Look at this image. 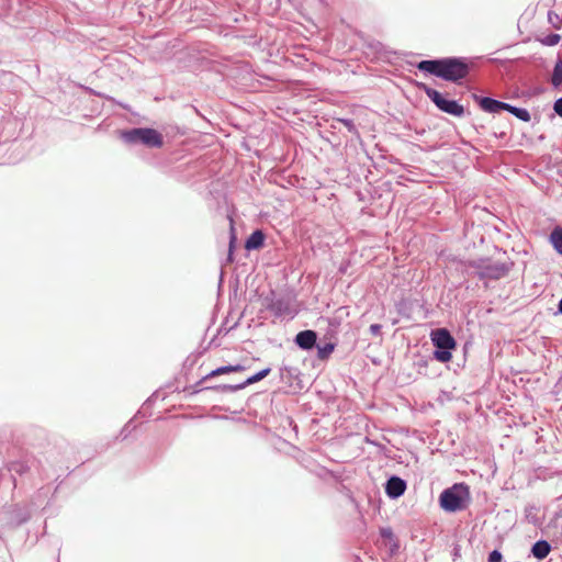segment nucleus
Listing matches in <instances>:
<instances>
[{
  "label": "nucleus",
  "mask_w": 562,
  "mask_h": 562,
  "mask_svg": "<svg viewBox=\"0 0 562 562\" xmlns=\"http://www.w3.org/2000/svg\"><path fill=\"white\" fill-rule=\"evenodd\" d=\"M340 122L344 123V125L350 131V132H357L353 123L350 120H340Z\"/></svg>",
  "instance_id": "nucleus-26"
},
{
  "label": "nucleus",
  "mask_w": 562,
  "mask_h": 562,
  "mask_svg": "<svg viewBox=\"0 0 562 562\" xmlns=\"http://www.w3.org/2000/svg\"><path fill=\"white\" fill-rule=\"evenodd\" d=\"M503 555L499 551L494 550L488 555V562H502Z\"/></svg>",
  "instance_id": "nucleus-21"
},
{
  "label": "nucleus",
  "mask_w": 562,
  "mask_h": 562,
  "mask_svg": "<svg viewBox=\"0 0 562 562\" xmlns=\"http://www.w3.org/2000/svg\"><path fill=\"white\" fill-rule=\"evenodd\" d=\"M461 488L454 485L445 490L440 495V506L447 512H457L463 508V498L460 494Z\"/></svg>",
  "instance_id": "nucleus-4"
},
{
  "label": "nucleus",
  "mask_w": 562,
  "mask_h": 562,
  "mask_svg": "<svg viewBox=\"0 0 562 562\" xmlns=\"http://www.w3.org/2000/svg\"><path fill=\"white\" fill-rule=\"evenodd\" d=\"M316 340L317 335L311 329L302 330L295 336L296 345L304 350L312 349L315 346Z\"/></svg>",
  "instance_id": "nucleus-7"
},
{
  "label": "nucleus",
  "mask_w": 562,
  "mask_h": 562,
  "mask_svg": "<svg viewBox=\"0 0 562 562\" xmlns=\"http://www.w3.org/2000/svg\"><path fill=\"white\" fill-rule=\"evenodd\" d=\"M425 93L427 97L436 104L438 109H440L442 112H446L448 114L454 115V116H462L464 113V109L461 104L453 100H448L443 97L442 93L439 91L432 89V88H425Z\"/></svg>",
  "instance_id": "nucleus-2"
},
{
  "label": "nucleus",
  "mask_w": 562,
  "mask_h": 562,
  "mask_svg": "<svg viewBox=\"0 0 562 562\" xmlns=\"http://www.w3.org/2000/svg\"><path fill=\"white\" fill-rule=\"evenodd\" d=\"M12 469L19 474H23L24 472L27 471V467L23 463L13 464Z\"/></svg>",
  "instance_id": "nucleus-23"
},
{
  "label": "nucleus",
  "mask_w": 562,
  "mask_h": 562,
  "mask_svg": "<svg viewBox=\"0 0 562 562\" xmlns=\"http://www.w3.org/2000/svg\"><path fill=\"white\" fill-rule=\"evenodd\" d=\"M559 41H560V35H558V34H551V35H549V36L547 37V40H546V42H544V43H546L547 45H555V44H558V43H559Z\"/></svg>",
  "instance_id": "nucleus-22"
},
{
  "label": "nucleus",
  "mask_w": 562,
  "mask_h": 562,
  "mask_svg": "<svg viewBox=\"0 0 562 562\" xmlns=\"http://www.w3.org/2000/svg\"><path fill=\"white\" fill-rule=\"evenodd\" d=\"M265 235L261 231H255L246 240L245 248L247 250L259 249L263 246Z\"/></svg>",
  "instance_id": "nucleus-10"
},
{
  "label": "nucleus",
  "mask_w": 562,
  "mask_h": 562,
  "mask_svg": "<svg viewBox=\"0 0 562 562\" xmlns=\"http://www.w3.org/2000/svg\"><path fill=\"white\" fill-rule=\"evenodd\" d=\"M548 20H549V22L552 24V26L554 29H560L561 20H560L559 15L555 12L549 11Z\"/></svg>",
  "instance_id": "nucleus-20"
},
{
  "label": "nucleus",
  "mask_w": 562,
  "mask_h": 562,
  "mask_svg": "<svg viewBox=\"0 0 562 562\" xmlns=\"http://www.w3.org/2000/svg\"><path fill=\"white\" fill-rule=\"evenodd\" d=\"M417 68L442 78L447 81L458 82L470 72V64L462 58H443L437 60H422Z\"/></svg>",
  "instance_id": "nucleus-1"
},
{
  "label": "nucleus",
  "mask_w": 562,
  "mask_h": 562,
  "mask_svg": "<svg viewBox=\"0 0 562 562\" xmlns=\"http://www.w3.org/2000/svg\"><path fill=\"white\" fill-rule=\"evenodd\" d=\"M432 344L438 349L452 350L457 347L454 338L446 328L435 329L430 334Z\"/></svg>",
  "instance_id": "nucleus-6"
},
{
  "label": "nucleus",
  "mask_w": 562,
  "mask_h": 562,
  "mask_svg": "<svg viewBox=\"0 0 562 562\" xmlns=\"http://www.w3.org/2000/svg\"><path fill=\"white\" fill-rule=\"evenodd\" d=\"M338 312H344L346 316H349V311L347 307H340L338 308Z\"/></svg>",
  "instance_id": "nucleus-27"
},
{
  "label": "nucleus",
  "mask_w": 562,
  "mask_h": 562,
  "mask_svg": "<svg viewBox=\"0 0 562 562\" xmlns=\"http://www.w3.org/2000/svg\"><path fill=\"white\" fill-rule=\"evenodd\" d=\"M551 83L558 88L562 85V61H558L554 66L551 77Z\"/></svg>",
  "instance_id": "nucleus-17"
},
{
  "label": "nucleus",
  "mask_w": 562,
  "mask_h": 562,
  "mask_svg": "<svg viewBox=\"0 0 562 562\" xmlns=\"http://www.w3.org/2000/svg\"><path fill=\"white\" fill-rule=\"evenodd\" d=\"M389 535H392V531H389V532H382V536H389Z\"/></svg>",
  "instance_id": "nucleus-31"
},
{
  "label": "nucleus",
  "mask_w": 562,
  "mask_h": 562,
  "mask_svg": "<svg viewBox=\"0 0 562 562\" xmlns=\"http://www.w3.org/2000/svg\"><path fill=\"white\" fill-rule=\"evenodd\" d=\"M386 494L391 497H400L406 490V483L398 476H392L386 483Z\"/></svg>",
  "instance_id": "nucleus-8"
},
{
  "label": "nucleus",
  "mask_w": 562,
  "mask_h": 562,
  "mask_svg": "<svg viewBox=\"0 0 562 562\" xmlns=\"http://www.w3.org/2000/svg\"><path fill=\"white\" fill-rule=\"evenodd\" d=\"M245 369L246 368L241 364L224 366V367H220V368L211 371L204 379L215 378V376L232 373V372H240V371H244Z\"/></svg>",
  "instance_id": "nucleus-12"
},
{
  "label": "nucleus",
  "mask_w": 562,
  "mask_h": 562,
  "mask_svg": "<svg viewBox=\"0 0 562 562\" xmlns=\"http://www.w3.org/2000/svg\"><path fill=\"white\" fill-rule=\"evenodd\" d=\"M550 241L554 249L562 255V227H557L552 231Z\"/></svg>",
  "instance_id": "nucleus-14"
},
{
  "label": "nucleus",
  "mask_w": 562,
  "mask_h": 562,
  "mask_svg": "<svg viewBox=\"0 0 562 562\" xmlns=\"http://www.w3.org/2000/svg\"><path fill=\"white\" fill-rule=\"evenodd\" d=\"M370 331H371V334H372V335H374V336L380 335V333H381V325H379V324H372V325L370 326Z\"/></svg>",
  "instance_id": "nucleus-25"
},
{
  "label": "nucleus",
  "mask_w": 562,
  "mask_h": 562,
  "mask_svg": "<svg viewBox=\"0 0 562 562\" xmlns=\"http://www.w3.org/2000/svg\"><path fill=\"white\" fill-rule=\"evenodd\" d=\"M270 371H271L270 368H266V369L259 371L258 373L251 375L250 378H248L244 383H241L237 386H229V389L231 390H240V389L246 387L247 385L257 383V382L261 381L262 379H265L270 373Z\"/></svg>",
  "instance_id": "nucleus-13"
},
{
  "label": "nucleus",
  "mask_w": 562,
  "mask_h": 562,
  "mask_svg": "<svg viewBox=\"0 0 562 562\" xmlns=\"http://www.w3.org/2000/svg\"><path fill=\"white\" fill-rule=\"evenodd\" d=\"M389 535H392V531H389V532H382V536H389Z\"/></svg>",
  "instance_id": "nucleus-30"
},
{
  "label": "nucleus",
  "mask_w": 562,
  "mask_h": 562,
  "mask_svg": "<svg viewBox=\"0 0 562 562\" xmlns=\"http://www.w3.org/2000/svg\"><path fill=\"white\" fill-rule=\"evenodd\" d=\"M229 222H231V241H229L228 260L233 261V249H234L236 236H235L234 221L232 217H229Z\"/></svg>",
  "instance_id": "nucleus-18"
},
{
  "label": "nucleus",
  "mask_w": 562,
  "mask_h": 562,
  "mask_svg": "<svg viewBox=\"0 0 562 562\" xmlns=\"http://www.w3.org/2000/svg\"><path fill=\"white\" fill-rule=\"evenodd\" d=\"M508 271V266L502 262H490L479 267V276L481 279L498 280L507 276Z\"/></svg>",
  "instance_id": "nucleus-5"
},
{
  "label": "nucleus",
  "mask_w": 562,
  "mask_h": 562,
  "mask_svg": "<svg viewBox=\"0 0 562 562\" xmlns=\"http://www.w3.org/2000/svg\"><path fill=\"white\" fill-rule=\"evenodd\" d=\"M551 551V546L548 541L546 540H539L537 541L533 546H532V549H531V552L532 554L537 558V559H544L548 557V554L550 553Z\"/></svg>",
  "instance_id": "nucleus-11"
},
{
  "label": "nucleus",
  "mask_w": 562,
  "mask_h": 562,
  "mask_svg": "<svg viewBox=\"0 0 562 562\" xmlns=\"http://www.w3.org/2000/svg\"><path fill=\"white\" fill-rule=\"evenodd\" d=\"M507 103L505 102H502V101H498V100H494L492 98H482L480 100V106L482 108V110L486 111V112H490V113H496V112H499L501 110H506L507 109Z\"/></svg>",
  "instance_id": "nucleus-9"
},
{
  "label": "nucleus",
  "mask_w": 562,
  "mask_h": 562,
  "mask_svg": "<svg viewBox=\"0 0 562 562\" xmlns=\"http://www.w3.org/2000/svg\"><path fill=\"white\" fill-rule=\"evenodd\" d=\"M337 325H338V323L334 324L333 322H330V326H337Z\"/></svg>",
  "instance_id": "nucleus-32"
},
{
  "label": "nucleus",
  "mask_w": 562,
  "mask_h": 562,
  "mask_svg": "<svg viewBox=\"0 0 562 562\" xmlns=\"http://www.w3.org/2000/svg\"><path fill=\"white\" fill-rule=\"evenodd\" d=\"M435 358L440 362H448L451 360L452 355L450 350L440 349L435 351Z\"/></svg>",
  "instance_id": "nucleus-19"
},
{
  "label": "nucleus",
  "mask_w": 562,
  "mask_h": 562,
  "mask_svg": "<svg viewBox=\"0 0 562 562\" xmlns=\"http://www.w3.org/2000/svg\"><path fill=\"white\" fill-rule=\"evenodd\" d=\"M559 311H560V313L562 314V297H561V301H560V303H559Z\"/></svg>",
  "instance_id": "nucleus-28"
},
{
  "label": "nucleus",
  "mask_w": 562,
  "mask_h": 562,
  "mask_svg": "<svg viewBox=\"0 0 562 562\" xmlns=\"http://www.w3.org/2000/svg\"><path fill=\"white\" fill-rule=\"evenodd\" d=\"M127 138L131 142H140L150 147H161L162 136L153 128H134L127 133Z\"/></svg>",
  "instance_id": "nucleus-3"
},
{
  "label": "nucleus",
  "mask_w": 562,
  "mask_h": 562,
  "mask_svg": "<svg viewBox=\"0 0 562 562\" xmlns=\"http://www.w3.org/2000/svg\"><path fill=\"white\" fill-rule=\"evenodd\" d=\"M334 350H335V344H333V342H327L323 346L318 345L317 346V357L321 360H326L329 358V356L333 353Z\"/></svg>",
  "instance_id": "nucleus-16"
},
{
  "label": "nucleus",
  "mask_w": 562,
  "mask_h": 562,
  "mask_svg": "<svg viewBox=\"0 0 562 562\" xmlns=\"http://www.w3.org/2000/svg\"><path fill=\"white\" fill-rule=\"evenodd\" d=\"M389 535H392V531H389V532H382V536H389Z\"/></svg>",
  "instance_id": "nucleus-29"
},
{
  "label": "nucleus",
  "mask_w": 562,
  "mask_h": 562,
  "mask_svg": "<svg viewBox=\"0 0 562 562\" xmlns=\"http://www.w3.org/2000/svg\"><path fill=\"white\" fill-rule=\"evenodd\" d=\"M507 109L505 111H508L509 113L514 114L517 119L529 122L531 120L530 113L526 109L516 108L507 103Z\"/></svg>",
  "instance_id": "nucleus-15"
},
{
  "label": "nucleus",
  "mask_w": 562,
  "mask_h": 562,
  "mask_svg": "<svg viewBox=\"0 0 562 562\" xmlns=\"http://www.w3.org/2000/svg\"><path fill=\"white\" fill-rule=\"evenodd\" d=\"M553 109L555 111V113L562 117V98L558 99L555 102H554V105H553Z\"/></svg>",
  "instance_id": "nucleus-24"
}]
</instances>
